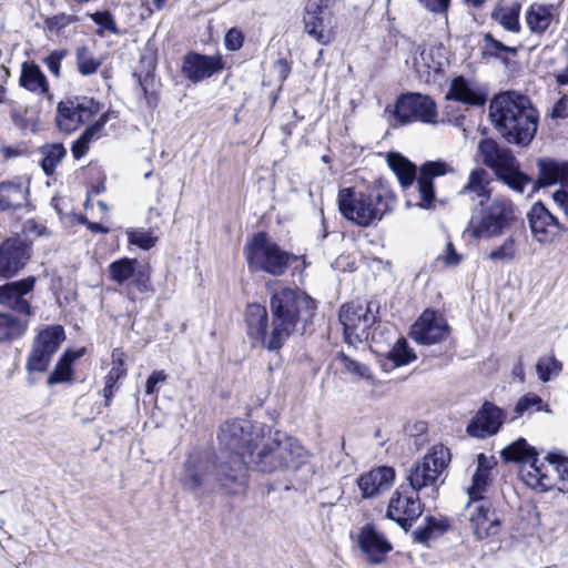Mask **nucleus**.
Listing matches in <instances>:
<instances>
[{"instance_id": "0e129e2a", "label": "nucleus", "mask_w": 568, "mask_h": 568, "mask_svg": "<svg viewBox=\"0 0 568 568\" xmlns=\"http://www.w3.org/2000/svg\"><path fill=\"white\" fill-rule=\"evenodd\" d=\"M428 525L426 528L417 529L414 531L415 538L419 542H425L429 539L432 527L435 526V520L430 517L427 518Z\"/></svg>"}, {"instance_id": "cd10ccee", "label": "nucleus", "mask_w": 568, "mask_h": 568, "mask_svg": "<svg viewBox=\"0 0 568 568\" xmlns=\"http://www.w3.org/2000/svg\"><path fill=\"white\" fill-rule=\"evenodd\" d=\"M19 85L38 97L52 99L49 81L40 67L34 62L22 63Z\"/></svg>"}, {"instance_id": "603ef678", "label": "nucleus", "mask_w": 568, "mask_h": 568, "mask_svg": "<svg viewBox=\"0 0 568 568\" xmlns=\"http://www.w3.org/2000/svg\"><path fill=\"white\" fill-rule=\"evenodd\" d=\"M78 21L75 16L59 13L45 20V27L50 31H61L65 27Z\"/></svg>"}, {"instance_id": "6ab92c4d", "label": "nucleus", "mask_w": 568, "mask_h": 568, "mask_svg": "<svg viewBox=\"0 0 568 568\" xmlns=\"http://www.w3.org/2000/svg\"><path fill=\"white\" fill-rule=\"evenodd\" d=\"M531 235L539 243H549L565 231L542 203H535L527 214Z\"/></svg>"}, {"instance_id": "de8ad7c7", "label": "nucleus", "mask_w": 568, "mask_h": 568, "mask_svg": "<svg viewBox=\"0 0 568 568\" xmlns=\"http://www.w3.org/2000/svg\"><path fill=\"white\" fill-rule=\"evenodd\" d=\"M388 358L395 366H402L414 361L416 355L408 348L405 339H398L389 351Z\"/></svg>"}, {"instance_id": "c03bdc74", "label": "nucleus", "mask_w": 568, "mask_h": 568, "mask_svg": "<svg viewBox=\"0 0 568 568\" xmlns=\"http://www.w3.org/2000/svg\"><path fill=\"white\" fill-rule=\"evenodd\" d=\"M89 18L99 26L97 34L103 37L104 31H109L112 34H119V28L114 20L113 14L109 10L97 11L88 14Z\"/></svg>"}, {"instance_id": "2f4dec72", "label": "nucleus", "mask_w": 568, "mask_h": 568, "mask_svg": "<svg viewBox=\"0 0 568 568\" xmlns=\"http://www.w3.org/2000/svg\"><path fill=\"white\" fill-rule=\"evenodd\" d=\"M525 18L529 30L541 34L554 21L552 7L534 3L528 8Z\"/></svg>"}, {"instance_id": "6e6d98bb", "label": "nucleus", "mask_w": 568, "mask_h": 568, "mask_svg": "<svg viewBox=\"0 0 568 568\" xmlns=\"http://www.w3.org/2000/svg\"><path fill=\"white\" fill-rule=\"evenodd\" d=\"M225 47L231 51H237L242 48L244 42V36L241 30L231 28L225 34Z\"/></svg>"}, {"instance_id": "c85d7f7f", "label": "nucleus", "mask_w": 568, "mask_h": 568, "mask_svg": "<svg viewBox=\"0 0 568 568\" xmlns=\"http://www.w3.org/2000/svg\"><path fill=\"white\" fill-rule=\"evenodd\" d=\"M413 65L419 77L428 81L432 74L443 71L442 49L418 45L413 57Z\"/></svg>"}, {"instance_id": "4c0bfd02", "label": "nucleus", "mask_w": 568, "mask_h": 568, "mask_svg": "<svg viewBox=\"0 0 568 568\" xmlns=\"http://www.w3.org/2000/svg\"><path fill=\"white\" fill-rule=\"evenodd\" d=\"M519 13L520 4L515 3L509 8L496 7L491 12V18L505 30L517 33L520 31Z\"/></svg>"}, {"instance_id": "473e14b6", "label": "nucleus", "mask_w": 568, "mask_h": 568, "mask_svg": "<svg viewBox=\"0 0 568 568\" xmlns=\"http://www.w3.org/2000/svg\"><path fill=\"white\" fill-rule=\"evenodd\" d=\"M109 120L106 113H103L92 125L88 126L80 138L73 142L71 151L74 159L84 156L89 150V144L101 136V133Z\"/></svg>"}, {"instance_id": "f3484780", "label": "nucleus", "mask_w": 568, "mask_h": 568, "mask_svg": "<svg viewBox=\"0 0 568 568\" xmlns=\"http://www.w3.org/2000/svg\"><path fill=\"white\" fill-rule=\"evenodd\" d=\"M329 0H307L303 18L305 32L320 44L327 45L335 39V32L325 19Z\"/></svg>"}, {"instance_id": "3c124183", "label": "nucleus", "mask_w": 568, "mask_h": 568, "mask_svg": "<svg viewBox=\"0 0 568 568\" xmlns=\"http://www.w3.org/2000/svg\"><path fill=\"white\" fill-rule=\"evenodd\" d=\"M68 55V50L60 49L52 51L48 57L43 59V63L48 70L55 77H61V61Z\"/></svg>"}, {"instance_id": "aec40b11", "label": "nucleus", "mask_w": 568, "mask_h": 568, "mask_svg": "<svg viewBox=\"0 0 568 568\" xmlns=\"http://www.w3.org/2000/svg\"><path fill=\"white\" fill-rule=\"evenodd\" d=\"M30 258V247L18 237L0 244V277L10 278L21 271Z\"/></svg>"}, {"instance_id": "393cba45", "label": "nucleus", "mask_w": 568, "mask_h": 568, "mask_svg": "<svg viewBox=\"0 0 568 568\" xmlns=\"http://www.w3.org/2000/svg\"><path fill=\"white\" fill-rule=\"evenodd\" d=\"M358 546L366 556V559L374 565L383 562L386 555L392 550V545L388 540L372 525H365L361 529Z\"/></svg>"}, {"instance_id": "c756f323", "label": "nucleus", "mask_w": 568, "mask_h": 568, "mask_svg": "<svg viewBox=\"0 0 568 568\" xmlns=\"http://www.w3.org/2000/svg\"><path fill=\"white\" fill-rule=\"evenodd\" d=\"M446 99L469 105H484L486 101L484 94L473 88L464 77H457L452 81Z\"/></svg>"}, {"instance_id": "338daca9", "label": "nucleus", "mask_w": 568, "mask_h": 568, "mask_svg": "<svg viewBox=\"0 0 568 568\" xmlns=\"http://www.w3.org/2000/svg\"><path fill=\"white\" fill-rule=\"evenodd\" d=\"M494 465H495V462H494L493 457H487L483 453H480L477 456V468L478 469L490 471V469L493 468Z\"/></svg>"}, {"instance_id": "c9c22d12", "label": "nucleus", "mask_w": 568, "mask_h": 568, "mask_svg": "<svg viewBox=\"0 0 568 568\" xmlns=\"http://www.w3.org/2000/svg\"><path fill=\"white\" fill-rule=\"evenodd\" d=\"M473 193L477 197L490 200L488 172L477 168L469 173L467 183L459 191V194Z\"/></svg>"}, {"instance_id": "774afa93", "label": "nucleus", "mask_w": 568, "mask_h": 568, "mask_svg": "<svg viewBox=\"0 0 568 568\" xmlns=\"http://www.w3.org/2000/svg\"><path fill=\"white\" fill-rule=\"evenodd\" d=\"M275 67L280 71V74L283 79H285L290 73V65L285 59L277 60Z\"/></svg>"}, {"instance_id": "ddd939ff", "label": "nucleus", "mask_w": 568, "mask_h": 568, "mask_svg": "<svg viewBox=\"0 0 568 568\" xmlns=\"http://www.w3.org/2000/svg\"><path fill=\"white\" fill-rule=\"evenodd\" d=\"M538 179L534 183L532 192L541 186L561 183L562 187L552 193L554 202L568 215V161L540 159L537 163Z\"/></svg>"}, {"instance_id": "b1692460", "label": "nucleus", "mask_w": 568, "mask_h": 568, "mask_svg": "<svg viewBox=\"0 0 568 568\" xmlns=\"http://www.w3.org/2000/svg\"><path fill=\"white\" fill-rule=\"evenodd\" d=\"M223 69L220 55H204L195 52L185 54L182 73L192 82H200Z\"/></svg>"}, {"instance_id": "f257e3e1", "label": "nucleus", "mask_w": 568, "mask_h": 568, "mask_svg": "<svg viewBox=\"0 0 568 568\" xmlns=\"http://www.w3.org/2000/svg\"><path fill=\"white\" fill-rule=\"evenodd\" d=\"M264 426L250 420L226 422L220 430V452L214 460L209 454L194 452L189 455L181 476L182 486L191 491L217 485L227 494H239L246 486L245 463L261 440Z\"/></svg>"}, {"instance_id": "680f3d73", "label": "nucleus", "mask_w": 568, "mask_h": 568, "mask_svg": "<svg viewBox=\"0 0 568 568\" xmlns=\"http://www.w3.org/2000/svg\"><path fill=\"white\" fill-rule=\"evenodd\" d=\"M557 85L568 87V59L565 58L564 65L557 68L552 73Z\"/></svg>"}, {"instance_id": "4be33fe9", "label": "nucleus", "mask_w": 568, "mask_h": 568, "mask_svg": "<svg viewBox=\"0 0 568 568\" xmlns=\"http://www.w3.org/2000/svg\"><path fill=\"white\" fill-rule=\"evenodd\" d=\"M466 508L470 528L477 539L481 540L499 532L500 519L495 511L490 510L487 500L468 503Z\"/></svg>"}, {"instance_id": "69168bd1", "label": "nucleus", "mask_w": 568, "mask_h": 568, "mask_svg": "<svg viewBox=\"0 0 568 568\" xmlns=\"http://www.w3.org/2000/svg\"><path fill=\"white\" fill-rule=\"evenodd\" d=\"M24 232L27 234H36L37 236L48 234L47 227L43 225L37 224L33 220H29L26 222Z\"/></svg>"}, {"instance_id": "f8f14e48", "label": "nucleus", "mask_w": 568, "mask_h": 568, "mask_svg": "<svg viewBox=\"0 0 568 568\" xmlns=\"http://www.w3.org/2000/svg\"><path fill=\"white\" fill-rule=\"evenodd\" d=\"M101 110L93 98L74 97L58 104L57 124L61 131L73 132L80 125L91 121Z\"/></svg>"}, {"instance_id": "72a5a7b5", "label": "nucleus", "mask_w": 568, "mask_h": 568, "mask_svg": "<svg viewBox=\"0 0 568 568\" xmlns=\"http://www.w3.org/2000/svg\"><path fill=\"white\" fill-rule=\"evenodd\" d=\"M83 352L84 349L78 352L67 351L50 374L48 385L71 382L73 376L72 364L83 355Z\"/></svg>"}, {"instance_id": "bf43d9fd", "label": "nucleus", "mask_w": 568, "mask_h": 568, "mask_svg": "<svg viewBox=\"0 0 568 568\" xmlns=\"http://www.w3.org/2000/svg\"><path fill=\"white\" fill-rule=\"evenodd\" d=\"M561 98L556 102L552 108V116L564 119L567 118L568 109V89L561 93Z\"/></svg>"}, {"instance_id": "5701e85b", "label": "nucleus", "mask_w": 568, "mask_h": 568, "mask_svg": "<svg viewBox=\"0 0 568 568\" xmlns=\"http://www.w3.org/2000/svg\"><path fill=\"white\" fill-rule=\"evenodd\" d=\"M503 423V410L486 402L468 424L467 433L471 437L484 439L497 434Z\"/></svg>"}, {"instance_id": "a211bd4d", "label": "nucleus", "mask_w": 568, "mask_h": 568, "mask_svg": "<svg viewBox=\"0 0 568 568\" xmlns=\"http://www.w3.org/2000/svg\"><path fill=\"white\" fill-rule=\"evenodd\" d=\"M449 335L446 320L434 311L426 310L412 326L410 336L418 343L432 345L439 343Z\"/></svg>"}, {"instance_id": "39448f33", "label": "nucleus", "mask_w": 568, "mask_h": 568, "mask_svg": "<svg viewBox=\"0 0 568 568\" xmlns=\"http://www.w3.org/2000/svg\"><path fill=\"white\" fill-rule=\"evenodd\" d=\"M517 220V209L506 196L481 200L471 210L466 232L476 240H490L505 234Z\"/></svg>"}, {"instance_id": "bb28decb", "label": "nucleus", "mask_w": 568, "mask_h": 568, "mask_svg": "<svg viewBox=\"0 0 568 568\" xmlns=\"http://www.w3.org/2000/svg\"><path fill=\"white\" fill-rule=\"evenodd\" d=\"M395 479V470L392 467L382 466L362 475L358 487L364 498H373L387 490Z\"/></svg>"}, {"instance_id": "a18cd8bd", "label": "nucleus", "mask_w": 568, "mask_h": 568, "mask_svg": "<svg viewBox=\"0 0 568 568\" xmlns=\"http://www.w3.org/2000/svg\"><path fill=\"white\" fill-rule=\"evenodd\" d=\"M562 364L552 355L539 358L536 365L537 374L542 382H548L557 376Z\"/></svg>"}, {"instance_id": "20e7f679", "label": "nucleus", "mask_w": 568, "mask_h": 568, "mask_svg": "<svg viewBox=\"0 0 568 568\" xmlns=\"http://www.w3.org/2000/svg\"><path fill=\"white\" fill-rule=\"evenodd\" d=\"M307 453L300 442L280 432L272 435L271 429L263 435L253 452H248L245 467L261 473H274L287 468H298L306 462Z\"/></svg>"}, {"instance_id": "f704fd0d", "label": "nucleus", "mask_w": 568, "mask_h": 568, "mask_svg": "<svg viewBox=\"0 0 568 568\" xmlns=\"http://www.w3.org/2000/svg\"><path fill=\"white\" fill-rule=\"evenodd\" d=\"M387 162L403 187L413 184L416 179V166L412 162L398 153H389Z\"/></svg>"}, {"instance_id": "8fccbe9b", "label": "nucleus", "mask_w": 568, "mask_h": 568, "mask_svg": "<svg viewBox=\"0 0 568 568\" xmlns=\"http://www.w3.org/2000/svg\"><path fill=\"white\" fill-rule=\"evenodd\" d=\"M484 52L494 57H501L504 53L516 54L517 50L496 40L491 34L487 33L484 38Z\"/></svg>"}, {"instance_id": "37998d69", "label": "nucleus", "mask_w": 568, "mask_h": 568, "mask_svg": "<svg viewBox=\"0 0 568 568\" xmlns=\"http://www.w3.org/2000/svg\"><path fill=\"white\" fill-rule=\"evenodd\" d=\"M554 465V489L560 493H568V458L555 454Z\"/></svg>"}, {"instance_id": "4d7b16f0", "label": "nucleus", "mask_w": 568, "mask_h": 568, "mask_svg": "<svg viewBox=\"0 0 568 568\" xmlns=\"http://www.w3.org/2000/svg\"><path fill=\"white\" fill-rule=\"evenodd\" d=\"M438 260L443 261L447 266H456L460 263L462 255L456 252L452 242H447L445 253L438 256Z\"/></svg>"}, {"instance_id": "0eeeda50", "label": "nucleus", "mask_w": 568, "mask_h": 568, "mask_svg": "<svg viewBox=\"0 0 568 568\" xmlns=\"http://www.w3.org/2000/svg\"><path fill=\"white\" fill-rule=\"evenodd\" d=\"M505 462L520 463L519 475L528 487L538 491L554 489L555 454H548L546 460H539L535 448L530 447L524 438H519L501 452Z\"/></svg>"}, {"instance_id": "ea45409f", "label": "nucleus", "mask_w": 568, "mask_h": 568, "mask_svg": "<svg viewBox=\"0 0 568 568\" xmlns=\"http://www.w3.org/2000/svg\"><path fill=\"white\" fill-rule=\"evenodd\" d=\"M136 264V260L126 257L112 262L109 266L111 280L120 285L124 284L134 275Z\"/></svg>"}, {"instance_id": "a878e982", "label": "nucleus", "mask_w": 568, "mask_h": 568, "mask_svg": "<svg viewBox=\"0 0 568 568\" xmlns=\"http://www.w3.org/2000/svg\"><path fill=\"white\" fill-rule=\"evenodd\" d=\"M449 171V166L444 162H427L423 164L417 178V189L419 201L416 205L422 209H430L435 199L433 179L442 176Z\"/></svg>"}, {"instance_id": "4468645a", "label": "nucleus", "mask_w": 568, "mask_h": 568, "mask_svg": "<svg viewBox=\"0 0 568 568\" xmlns=\"http://www.w3.org/2000/svg\"><path fill=\"white\" fill-rule=\"evenodd\" d=\"M395 118L402 123L420 121L436 123L437 108L434 100L420 93H407L398 98L395 105Z\"/></svg>"}, {"instance_id": "a19ab883", "label": "nucleus", "mask_w": 568, "mask_h": 568, "mask_svg": "<svg viewBox=\"0 0 568 568\" xmlns=\"http://www.w3.org/2000/svg\"><path fill=\"white\" fill-rule=\"evenodd\" d=\"M517 252L516 239L510 235L506 237L500 245L491 250L487 258L494 262H511L515 260Z\"/></svg>"}, {"instance_id": "423d86ee", "label": "nucleus", "mask_w": 568, "mask_h": 568, "mask_svg": "<svg viewBox=\"0 0 568 568\" xmlns=\"http://www.w3.org/2000/svg\"><path fill=\"white\" fill-rule=\"evenodd\" d=\"M338 207L342 215L358 226L367 227L382 220L390 209V194L378 187L356 192L347 187L338 192Z\"/></svg>"}, {"instance_id": "79ce46f5", "label": "nucleus", "mask_w": 568, "mask_h": 568, "mask_svg": "<svg viewBox=\"0 0 568 568\" xmlns=\"http://www.w3.org/2000/svg\"><path fill=\"white\" fill-rule=\"evenodd\" d=\"M41 166L47 175L53 174L55 166L65 156L67 150L62 144H52L44 149Z\"/></svg>"}, {"instance_id": "e2e57ef3", "label": "nucleus", "mask_w": 568, "mask_h": 568, "mask_svg": "<svg viewBox=\"0 0 568 568\" xmlns=\"http://www.w3.org/2000/svg\"><path fill=\"white\" fill-rule=\"evenodd\" d=\"M124 366L120 364L112 365L108 375L105 376V383L115 386L116 382L125 375Z\"/></svg>"}, {"instance_id": "7c9ffc66", "label": "nucleus", "mask_w": 568, "mask_h": 568, "mask_svg": "<svg viewBox=\"0 0 568 568\" xmlns=\"http://www.w3.org/2000/svg\"><path fill=\"white\" fill-rule=\"evenodd\" d=\"M28 190L12 182L0 183V210H18L27 203Z\"/></svg>"}, {"instance_id": "9d476101", "label": "nucleus", "mask_w": 568, "mask_h": 568, "mask_svg": "<svg viewBox=\"0 0 568 568\" xmlns=\"http://www.w3.org/2000/svg\"><path fill=\"white\" fill-rule=\"evenodd\" d=\"M450 463V452L443 445H434L427 454L406 469L409 488L416 493L436 490L442 473Z\"/></svg>"}, {"instance_id": "09e8293b", "label": "nucleus", "mask_w": 568, "mask_h": 568, "mask_svg": "<svg viewBox=\"0 0 568 568\" xmlns=\"http://www.w3.org/2000/svg\"><path fill=\"white\" fill-rule=\"evenodd\" d=\"M128 241L142 250H150L158 242V236L152 231L135 229L128 231Z\"/></svg>"}, {"instance_id": "e433bc0d", "label": "nucleus", "mask_w": 568, "mask_h": 568, "mask_svg": "<svg viewBox=\"0 0 568 568\" xmlns=\"http://www.w3.org/2000/svg\"><path fill=\"white\" fill-rule=\"evenodd\" d=\"M28 328V322L9 313H0V344L21 337Z\"/></svg>"}, {"instance_id": "13d9d810", "label": "nucleus", "mask_w": 568, "mask_h": 568, "mask_svg": "<svg viewBox=\"0 0 568 568\" xmlns=\"http://www.w3.org/2000/svg\"><path fill=\"white\" fill-rule=\"evenodd\" d=\"M541 404L540 397L532 395V396H524L521 397L516 407L515 412L519 415H521L524 412L528 410L532 406H537V410H539V406Z\"/></svg>"}, {"instance_id": "412c9836", "label": "nucleus", "mask_w": 568, "mask_h": 568, "mask_svg": "<svg viewBox=\"0 0 568 568\" xmlns=\"http://www.w3.org/2000/svg\"><path fill=\"white\" fill-rule=\"evenodd\" d=\"M36 282L37 278L34 276H28L26 278L1 285L0 304L9 307L16 313L31 316V306L24 296L33 291Z\"/></svg>"}, {"instance_id": "1a4fd4ad", "label": "nucleus", "mask_w": 568, "mask_h": 568, "mask_svg": "<svg viewBox=\"0 0 568 568\" xmlns=\"http://www.w3.org/2000/svg\"><path fill=\"white\" fill-rule=\"evenodd\" d=\"M247 265L253 271H263L273 276H281L296 256L284 251L264 232H258L247 241L244 247Z\"/></svg>"}, {"instance_id": "7ed1b4c3", "label": "nucleus", "mask_w": 568, "mask_h": 568, "mask_svg": "<svg viewBox=\"0 0 568 568\" xmlns=\"http://www.w3.org/2000/svg\"><path fill=\"white\" fill-rule=\"evenodd\" d=\"M489 116L500 135L509 143L527 145L537 132L538 114L530 100L517 92L496 95Z\"/></svg>"}, {"instance_id": "9b49d317", "label": "nucleus", "mask_w": 568, "mask_h": 568, "mask_svg": "<svg viewBox=\"0 0 568 568\" xmlns=\"http://www.w3.org/2000/svg\"><path fill=\"white\" fill-rule=\"evenodd\" d=\"M64 339L65 333L61 325H51L41 329L34 337L27 358L26 368L28 373L45 372Z\"/></svg>"}, {"instance_id": "58836bf2", "label": "nucleus", "mask_w": 568, "mask_h": 568, "mask_svg": "<svg viewBox=\"0 0 568 568\" xmlns=\"http://www.w3.org/2000/svg\"><path fill=\"white\" fill-rule=\"evenodd\" d=\"M75 62L79 73L83 77L94 74L101 67V60L97 59L89 48L82 45L75 50Z\"/></svg>"}, {"instance_id": "6e6552de", "label": "nucleus", "mask_w": 568, "mask_h": 568, "mask_svg": "<svg viewBox=\"0 0 568 568\" xmlns=\"http://www.w3.org/2000/svg\"><path fill=\"white\" fill-rule=\"evenodd\" d=\"M478 155L483 163L495 172L497 179L513 191L523 194L526 186H534L536 181L520 170L514 153L500 146L495 140H481L478 144Z\"/></svg>"}, {"instance_id": "dca6fc26", "label": "nucleus", "mask_w": 568, "mask_h": 568, "mask_svg": "<svg viewBox=\"0 0 568 568\" xmlns=\"http://www.w3.org/2000/svg\"><path fill=\"white\" fill-rule=\"evenodd\" d=\"M339 322L348 343L362 342L368 337V328L374 322V316L362 304L348 303L341 307Z\"/></svg>"}, {"instance_id": "052dcab7", "label": "nucleus", "mask_w": 568, "mask_h": 568, "mask_svg": "<svg viewBox=\"0 0 568 568\" xmlns=\"http://www.w3.org/2000/svg\"><path fill=\"white\" fill-rule=\"evenodd\" d=\"M168 375L163 371L153 372L146 381L145 393L153 394L159 383L165 382Z\"/></svg>"}, {"instance_id": "2eb2a0df", "label": "nucleus", "mask_w": 568, "mask_h": 568, "mask_svg": "<svg viewBox=\"0 0 568 568\" xmlns=\"http://www.w3.org/2000/svg\"><path fill=\"white\" fill-rule=\"evenodd\" d=\"M423 513L418 493L408 489L404 485L399 486L392 495L387 517L396 521L402 528L407 530L412 524L417 520Z\"/></svg>"}, {"instance_id": "49530a36", "label": "nucleus", "mask_w": 568, "mask_h": 568, "mask_svg": "<svg viewBox=\"0 0 568 568\" xmlns=\"http://www.w3.org/2000/svg\"><path fill=\"white\" fill-rule=\"evenodd\" d=\"M336 361L343 372L364 379L372 378L371 369L365 364L356 362L345 354H341Z\"/></svg>"}, {"instance_id": "5fc2aeb1", "label": "nucleus", "mask_w": 568, "mask_h": 568, "mask_svg": "<svg viewBox=\"0 0 568 568\" xmlns=\"http://www.w3.org/2000/svg\"><path fill=\"white\" fill-rule=\"evenodd\" d=\"M427 11L435 14L446 16L450 6V0H417Z\"/></svg>"}, {"instance_id": "864d4df0", "label": "nucleus", "mask_w": 568, "mask_h": 568, "mask_svg": "<svg viewBox=\"0 0 568 568\" xmlns=\"http://www.w3.org/2000/svg\"><path fill=\"white\" fill-rule=\"evenodd\" d=\"M488 486V480L485 478H480V476L473 475L471 485L468 488V495L470 498L469 503L481 501L483 494L486 491Z\"/></svg>"}, {"instance_id": "f03ea898", "label": "nucleus", "mask_w": 568, "mask_h": 568, "mask_svg": "<svg viewBox=\"0 0 568 568\" xmlns=\"http://www.w3.org/2000/svg\"><path fill=\"white\" fill-rule=\"evenodd\" d=\"M272 322L266 308L257 303L248 304L245 311L247 336L252 345L268 351L278 349L293 334L300 321L307 323L314 315L315 302L306 294L290 287H277L271 295Z\"/></svg>"}]
</instances>
